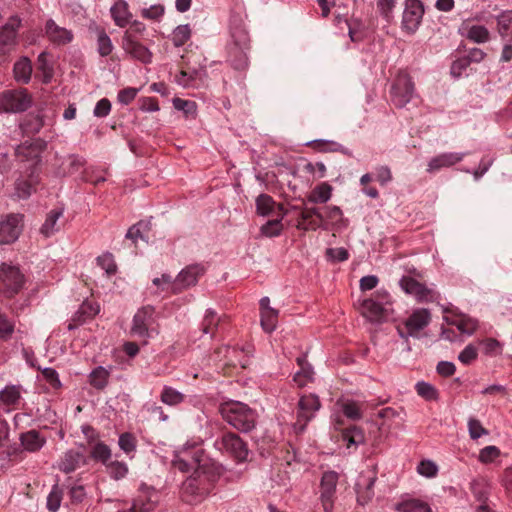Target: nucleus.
<instances>
[{
    "instance_id": "43",
    "label": "nucleus",
    "mask_w": 512,
    "mask_h": 512,
    "mask_svg": "<svg viewBox=\"0 0 512 512\" xmlns=\"http://www.w3.org/2000/svg\"><path fill=\"white\" fill-rule=\"evenodd\" d=\"M276 203L268 194H260L256 199L257 213L262 216H268L275 211Z\"/></svg>"
},
{
    "instance_id": "33",
    "label": "nucleus",
    "mask_w": 512,
    "mask_h": 512,
    "mask_svg": "<svg viewBox=\"0 0 512 512\" xmlns=\"http://www.w3.org/2000/svg\"><path fill=\"white\" fill-rule=\"evenodd\" d=\"M394 509L398 512H432L430 506L415 498H406L398 502Z\"/></svg>"
},
{
    "instance_id": "36",
    "label": "nucleus",
    "mask_w": 512,
    "mask_h": 512,
    "mask_svg": "<svg viewBox=\"0 0 512 512\" xmlns=\"http://www.w3.org/2000/svg\"><path fill=\"white\" fill-rule=\"evenodd\" d=\"M14 76L18 82H22L27 84L31 79L32 74V64L31 61L27 57L20 58L14 64Z\"/></svg>"
},
{
    "instance_id": "18",
    "label": "nucleus",
    "mask_w": 512,
    "mask_h": 512,
    "mask_svg": "<svg viewBox=\"0 0 512 512\" xmlns=\"http://www.w3.org/2000/svg\"><path fill=\"white\" fill-rule=\"evenodd\" d=\"M466 153L444 152L432 157L427 163L426 171L428 173H436L444 168H450L461 162Z\"/></svg>"
},
{
    "instance_id": "30",
    "label": "nucleus",
    "mask_w": 512,
    "mask_h": 512,
    "mask_svg": "<svg viewBox=\"0 0 512 512\" xmlns=\"http://www.w3.org/2000/svg\"><path fill=\"white\" fill-rule=\"evenodd\" d=\"M111 16L118 27H125L130 19L131 13L129 12L128 3L125 0H118L110 9Z\"/></svg>"
},
{
    "instance_id": "40",
    "label": "nucleus",
    "mask_w": 512,
    "mask_h": 512,
    "mask_svg": "<svg viewBox=\"0 0 512 512\" xmlns=\"http://www.w3.org/2000/svg\"><path fill=\"white\" fill-rule=\"evenodd\" d=\"M451 325L457 327V329L464 334L471 335L473 334L477 327L478 322L476 319H473L466 315H460L453 318L450 322Z\"/></svg>"
},
{
    "instance_id": "63",
    "label": "nucleus",
    "mask_w": 512,
    "mask_h": 512,
    "mask_svg": "<svg viewBox=\"0 0 512 512\" xmlns=\"http://www.w3.org/2000/svg\"><path fill=\"white\" fill-rule=\"evenodd\" d=\"M417 471L419 474L430 478L436 476L438 467L434 462L430 460H423L419 463Z\"/></svg>"
},
{
    "instance_id": "8",
    "label": "nucleus",
    "mask_w": 512,
    "mask_h": 512,
    "mask_svg": "<svg viewBox=\"0 0 512 512\" xmlns=\"http://www.w3.org/2000/svg\"><path fill=\"white\" fill-rule=\"evenodd\" d=\"M206 272L202 264H191L183 268L172 283V293L179 294L184 290L195 286L198 280Z\"/></svg>"
},
{
    "instance_id": "47",
    "label": "nucleus",
    "mask_w": 512,
    "mask_h": 512,
    "mask_svg": "<svg viewBox=\"0 0 512 512\" xmlns=\"http://www.w3.org/2000/svg\"><path fill=\"white\" fill-rule=\"evenodd\" d=\"M109 372L102 366L90 373V384L96 389H103L108 383Z\"/></svg>"
},
{
    "instance_id": "25",
    "label": "nucleus",
    "mask_w": 512,
    "mask_h": 512,
    "mask_svg": "<svg viewBox=\"0 0 512 512\" xmlns=\"http://www.w3.org/2000/svg\"><path fill=\"white\" fill-rule=\"evenodd\" d=\"M100 311L99 305L90 301H84L79 309L74 313L68 329L73 330L77 326L85 323L88 319L93 318Z\"/></svg>"
},
{
    "instance_id": "50",
    "label": "nucleus",
    "mask_w": 512,
    "mask_h": 512,
    "mask_svg": "<svg viewBox=\"0 0 512 512\" xmlns=\"http://www.w3.org/2000/svg\"><path fill=\"white\" fill-rule=\"evenodd\" d=\"M48 54L42 52L37 59V67L43 74V82L49 83L53 77V67L47 59Z\"/></svg>"
},
{
    "instance_id": "46",
    "label": "nucleus",
    "mask_w": 512,
    "mask_h": 512,
    "mask_svg": "<svg viewBox=\"0 0 512 512\" xmlns=\"http://www.w3.org/2000/svg\"><path fill=\"white\" fill-rule=\"evenodd\" d=\"M278 319V311L268 309L261 312V326L264 331L271 333L275 330Z\"/></svg>"
},
{
    "instance_id": "26",
    "label": "nucleus",
    "mask_w": 512,
    "mask_h": 512,
    "mask_svg": "<svg viewBox=\"0 0 512 512\" xmlns=\"http://www.w3.org/2000/svg\"><path fill=\"white\" fill-rule=\"evenodd\" d=\"M207 76L206 70L204 66H200L199 68H190L187 70H181L178 75H176V82L185 87H197L196 81H203Z\"/></svg>"
},
{
    "instance_id": "10",
    "label": "nucleus",
    "mask_w": 512,
    "mask_h": 512,
    "mask_svg": "<svg viewBox=\"0 0 512 512\" xmlns=\"http://www.w3.org/2000/svg\"><path fill=\"white\" fill-rule=\"evenodd\" d=\"M23 228L21 214H8L0 221V245L11 244L20 236Z\"/></svg>"
},
{
    "instance_id": "29",
    "label": "nucleus",
    "mask_w": 512,
    "mask_h": 512,
    "mask_svg": "<svg viewBox=\"0 0 512 512\" xmlns=\"http://www.w3.org/2000/svg\"><path fill=\"white\" fill-rule=\"evenodd\" d=\"M287 213H288V211L284 208V206L282 204H278L277 212H276V215L278 216V218L274 219V220H270V221L266 222L264 225H262L261 233L266 237L278 236L283 229V225H282L281 221Z\"/></svg>"
},
{
    "instance_id": "42",
    "label": "nucleus",
    "mask_w": 512,
    "mask_h": 512,
    "mask_svg": "<svg viewBox=\"0 0 512 512\" xmlns=\"http://www.w3.org/2000/svg\"><path fill=\"white\" fill-rule=\"evenodd\" d=\"M160 399L166 405L176 406L185 400V395L170 386H164Z\"/></svg>"
},
{
    "instance_id": "48",
    "label": "nucleus",
    "mask_w": 512,
    "mask_h": 512,
    "mask_svg": "<svg viewBox=\"0 0 512 512\" xmlns=\"http://www.w3.org/2000/svg\"><path fill=\"white\" fill-rule=\"evenodd\" d=\"M191 37V29L188 24L177 26L172 33L174 46H183Z\"/></svg>"
},
{
    "instance_id": "19",
    "label": "nucleus",
    "mask_w": 512,
    "mask_h": 512,
    "mask_svg": "<svg viewBox=\"0 0 512 512\" xmlns=\"http://www.w3.org/2000/svg\"><path fill=\"white\" fill-rule=\"evenodd\" d=\"M46 143L41 139L32 142H24L16 148V156L21 161H32L33 165H37L40 161V154L45 149Z\"/></svg>"
},
{
    "instance_id": "56",
    "label": "nucleus",
    "mask_w": 512,
    "mask_h": 512,
    "mask_svg": "<svg viewBox=\"0 0 512 512\" xmlns=\"http://www.w3.org/2000/svg\"><path fill=\"white\" fill-rule=\"evenodd\" d=\"M416 391L419 396L423 397L426 400H436L438 397V392L436 388L427 383V382H418L416 384Z\"/></svg>"
},
{
    "instance_id": "45",
    "label": "nucleus",
    "mask_w": 512,
    "mask_h": 512,
    "mask_svg": "<svg viewBox=\"0 0 512 512\" xmlns=\"http://www.w3.org/2000/svg\"><path fill=\"white\" fill-rule=\"evenodd\" d=\"M97 51L102 57H106L113 51V44L104 29H97Z\"/></svg>"
},
{
    "instance_id": "34",
    "label": "nucleus",
    "mask_w": 512,
    "mask_h": 512,
    "mask_svg": "<svg viewBox=\"0 0 512 512\" xmlns=\"http://www.w3.org/2000/svg\"><path fill=\"white\" fill-rule=\"evenodd\" d=\"M63 216V209H53L51 210L42 225L40 232L45 237H50L55 232L59 231L60 224H58V220Z\"/></svg>"
},
{
    "instance_id": "15",
    "label": "nucleus",
    "mask_w": 512,
    "mask_h": 512,
    "mask_svg": "<svg viewBox=\"0 0 512 512\" xmlns=\"http://www.w3.org/2000/svg\"><path fill=\"white\" fill-rule=\"evenodd\" d=\"M431 320L430 312L427 309L415 310L406 320L405 327L407 333H404L401 329H398L400 337L407 339L409 336L416 337L418 332L424 329Z\"/></svg>"
},
{
    "instance_id": "12",
    "label": "nucleus",
    "mask_w": 512,
    "mask_h": 512,
    "mask_svg": "<svg viewBox=\"0 0 512 512\" xmlns=\"http://www.w3.org/2000/svg\"><path fill=\"white\" fill-rule=\"evenodd\" d=\"M20 20L11 18L0 30V63L4 62L7 56L16 46L17 29Z\"/></svg>"
},
{
    "instance_id": "38",
    "label": "nucleus",
    "mask_w": 512,
    "mask_h": 512,
    "mask_svg": "<svg viewBox=\"0 0 512 512\" xmlns=\"http://www.w3.org/2000/svg\"><path fill=\"white\" fill-rule=\"evenodd\" d=\"M150 229H151V222L141 220L128 229V231L126 233V238L130 239L135 244L137 243V241L139 239L147 242L148 236L146 235V232L149 231Z\"/></svg>"
},
{
    "instance_id": "9",
    "label": "nucleus",
    "mask_w": 512,
    "mask_h": 512,
    "mask_svg": "<svg viewBox=\"0 0 512 512\" xmlns=\"http://www.w3.org/2000/svg\"><path fill=\"white\" fill-rule=\"evenodd\" d=\"M391 94L392 102L398 108L410 102L414 95V84L407 73H400L397 76L391 88Z\"/></svg>"
},
{
    "instance_id": "57",
    "label": "nucleus",
    "mask_w": 512,
    "mask_h": 512,
    "mask_svg": "<svg viewBox=\"0 0 512 512\" xmlns=\"http://www.w3.org/2000/svg\"><path fill=\"white\" fill-rule=\"evenodd\" d=\"M395 6L396 0H377L378 11L387 22L392 20Z\"/></svg>"
},
{
    "instance_id": "61",
    "label": "nucleus",
    "mask_w": 512,
    "mask_h": 512,
    "mask_svg": "<svg viewBox=\"0 0 512 512\" xmlns=\"http://www.w3.org/2000/svg\"><path fill=\"white\" fill-rule=\"evenodd\" d=\"M66 162H68V166H69L68 169H64L63 171H58L57 175L65 176L67 174H72V173L78 171L79 168L82 167L84 164V161L76 155H70L66 159Z\"/></svg>"
},
{
    "instance_id": "24",
    "label": "nucleus",
    "mask_w": 512,
    "mask_h": 512,
    "mask_svg": "<svg viewBox=\"0 0 512 512\" xmlns=\"http://www.w3.org/2000/svg\"><path fill=\"white\" fill-rule=\"evenodd\" d=\"M123 49L134 59L142 63H150L152 53L147 47L134 40L130 35L125 34L123 37Z\"/></svg>"
},
{
    "instance_id": "4",
    "label": "nucleus",
    "mask_w": 512,
    "mask_h": 512,
    "mask_svg": "<svg viewBox=\"0 0 512 512\" xmlns=\"http://www.w3.org/2000/svg\"><path fill=\"white\" fill-rule=\"evenodd\" d=\"M24 275L17 266L2 263L0 265V293L6 297L17 294L24 285Z\"/></svg>"
},
{
    "instance_id": "27",
    "label": "nucleus",
    "mask_w": 512,
    "mask_h": 512,
    "mask_svg": "<svg viewBox=\"0 0 512 512\" xmlns=\"http://www.w3.org/2000/svg\"><path fill=\"white\" fill-rule=\"evenodd\" d=\"M82 464H85V455L80 450L70 449L64 453L58 463V468L64 473H71L79 468Z\"/></svg>"
},
{
    "instance_id": "2",
    "label": "nucleus",
    "mask_w": 512,
    "mask_h": 512,
    "mask_svg": "<svg viewBox=\"0 0 512 512\" xmlns=\"http://www.w3.org/2000/svg\"><path fill=\"white\" fill-rule=\"evenodd\" d=\"M219 411L222 418L240 432H250L256 426L258 414L245 403L226 402L220 405Z\"/></svg>"
},
{
    "instance_id": "6",
    "label": "nucleus",
    "mask_w": 512,
    "mask_h": 512,
    "mask_svg": "<svg viewBox=\"0 0 512 512\" xmlns=\"http://www.w3.org/2000/svg\"><path fill=\"white\" fill-rule=\"evenodd\" d=\"M31 103V97L26 90H7L0 94V112H23L31 106Z\"/></svg>"
},
{
    "instance_id": "21",
    "label": "nucleus",
    "mask_w": 512,
    "mask_h": 512,
    "mask_svg": "<svg viewBox=\"0 0 512 512\" xmlns=\"http://www.w3.org/2000/svg\"><path fill=\"white\" fill-rule=\"evenodd\" d=\"M324 215L318 208L300 209L297 228L301 230H316L323 227Z\"/></svg>"
},
{
    "instance_id": "32",
    "label": "nucleus",
    "mask_w": 512,
    "mask_h": 512,
    "mask_svg": "<svg viewBox=\"0 0 512 512\" xmlns=\"http://www.w3.org/2000/svg\"><path fill=\"white\" fill-rule=\"evenodd\" d=\"M38 183V175H35L34 171L31 172L28 179H18L15 184L17 196L22 199L28 198L35 191Z\"/></svg>"
},
{
    "instance_id": "20",
    "label": "nucleus",
    "mask_w": 512,
    "mask_h": 512,
    "mask_svg": "<svg viewBox=\"0 0 512 512\" xmlns=\"http://www.w3.org/2000/svg\"><path fill=\"white\" fill-rule=\"evenodd\" d=\"M377 480L376 473L374 471L368 472V474L362 473L356 484L357 501L361 505L367 504L372 500L374 496V484Z\"/></svg>"
},
{
    "instance_id": "23",
    "label": "nucleus",
    "mask_w": 512,
    "mask_h": 512,
    "mask_svg": "<svg viewBox=\"0 0 512 512\" xmlns=\"http://www.w3.org/2000/svg\"><path fill=\"white\" fill-rule=\"evenodd\" d=\"M400 286L407 294L415 296L418 301H430L433 298V291L414 278L407 276L402 277Z\"/></svg>"
},
{
    "instance_id": "22",
    "label": "nucleus",
    "mask_w": 512,
    "mask_h": 512,
    "mask_svg": "<svg viewBox=\"0 0 512 512\" xmlns=\"http://www.w3.org/2000/svg\"><path fill=\"white\" fill-rule=\"evenodd\" d=\"M230 36L231 43L229 47L249 48V35L244 27V23L239 16L233 15L230 18Z\"/></svg>"
},
{
    "instance_id": "58",
    "label": "nucleus",
    "mask_w": 512,
    "mask_h": 512,
    "mask_svg": "<svg viewBox=\"0 0 512 512\" xmlns=\"http://www.w3.org/2000/svg\"><path fill=\"white\" fill-rule=\"evenodd\" d=\"M313 369L310 364L300 368V371L295 373L293 380L299 387L305 386L308 382L313 379Z\"/></svg>"
},
{
    "instance_id": "41",
    "label": "nucleus",
    "mask_w": 512,
    "mask_h": 512,
    "mask_svg": "<svg viewBox=\"0 0 512 512\" xmlns=\"http://www.w3.org/2000/svg\"><path fill=\"white\" fill-rule=\"evenodd\" d=\"M332 188L327 183H322L315 187L308 196L311 203H326L331 198Z\"/></svg>"
},
{
    "instance_id": "39",
    "label": "nucleus",
    "mask_w": 512,
    "mask_h": 512,
    "mask_svg": "<svg viewBox=\"0 0 512 512\" xmlns=\"http://www.w3.org/2000/svg\"><path fill=\"white\" fill-rule=\"evenodd\" d=\"M497 31L502 39L512 40V11H504L497 16Z\"/></svg>"
},
{
    "instance_id": "52",
    "label": "nucleus",
    "mask_w": 512,
    "mask_h": 512,
    "mask_svg": "<svg viewBox=\"0 0 512 512\" xmlns=\"http://www.w3.org/2000/svg\"><path fill=\"white\" fill-rule=\"evenodd\" d=\"M107 471L112 479L120 480L127 475L128 467L123 462L112 461L109 464H107Z\"/></svg>"
},
{
    "instance_id": "11",
    "label": "nucleus",
    "mask_w": 512,
    "mask_h": 512,
    "mask_svg": "<svg viewBox=\"0 0 512 512\" xmlns=\"http://www.w3.org/2000/svg\"><path fill=\"white\" fill-rule=\"evenodd\" d=\"M424 8L420 0H405L402 15V29L413 34L421 24Z\"/></svg>"
},
{
    "instance_id": "28",
    "label": "nucleus",
    "mask_w": 512,
    "mask_h": 512,
    "mask_svg": "<svg viewBox=\"0 0 512 512\" xmlns=\"http://www.w3.org/2000/svg\"><path fill=\"white\" fill-rule=\"evenodd\" d=\"M45 30L48 38L58 45L69 43L73 38L71 31L58 26L52 19L47 21Z\"/></svg>"
},
{
    "instance_id": "55",
    "label": "nucleus",
    "mask_w": 512,
    "mask_h": 512,
    "mask_svg": "<svg viewBox=\"0 0 512 512\" xmlns=\"http://www.w3.org/2000/svg\"><path fill=\"white\" fill-rule=\"evenodd\" d=\"M15 330V324L8 317L0 313V339L7 341L11 338Z\"/></svg>"
},
{
    "instance_id": "17",
    "label": "nucleus",
    "mask_w": 512,
    "mask_h": 512,
    "mask_svg": "<svg viewBox=\"0 0 512 512\" xmlns=\"http://www.w3.org/2000/svg\"><path fill=\"white\" fill-rule=\"evenodd\" d=\"M458 33L477 44L486 43L490 40L489 30L484 25L472 24L470 19H466L461 23Z\"/></svg>"
},
{
    "instance_id": "60",
    "label": "nucleus",
    "mask_w": 512,
    "mask_h": 512,
    "mask_svg": "<svg viewBox=\"0 0 512 512\" xmlns=\"http://www.w3.org/2000/svg\"><path fill=\"white\" fill-rule=\"evenodd\" d=\"M91 456L95 460L106 463L111 457V450L106 444L97 443L92 449Z\"/></svg>"
},
{
    "instance_id": "37",
    "label": "nucleus",
    "mask_w": 512,
    "mask_h": 512,
    "mask_svg": "<svg viewBox=\"0 0 512 512\" xmlns=\"http://www.w3.org/2000/svg\"><path fill=\"white\" fill-rule=\"evenodd\" d=\"M21 399L20 385H7L0 391V402L5 406H15Z\"/></svg>"
},
{
    "instance_id": "64",
    "label": "nucleus",
    "mask_w": 512,
    "mask_h": 512,
    "mask_svg": "<svg viewBox=\"0 0 512 512\" xmlns=\"http://www.w3.org/2000/svg\"><path fill=\"white\" fill-rule=\"evenodd\" d=\"M342 411L346 417L352 420H358L362 417L359 405L353 401L344 403L342 406Z\"/></svg>"
},
{
    "instance_id": "5",
    "label": "nucleus",
    "mask_w": 512,
    "mask_h": 512,
    "mask_svg": "<svg viewBox=\"0 0 512 512\" xmlns=\"http://www.w3.org/2000/svg\"><path fill=\"white\" fill-rule=\"evenodd\" d=\"M214 445L219 451L229 454L238 462H243L248 458L247 444L233 432L224 433L215 441Z\"/></svg>"
},
{
    "instance_id": "14",
    "label": "nucleus",
    "mask_w": 512,
    "mask_h": 512,
    "mask_svg": "<svg viewBox=\"0 0 512 512\" xmlns=\"http://www.w3.org/2000/svg\"><path fill=\"white\" fill-rule=\"evenodd\" d=\"M338 474L335 471H327L323 474L320 484V500L325 512H332L333 497L336 492Z\"/></svg>"
},
{
    "instance_id": "13",
    "label": "nucleus",
    "mask_w": 512,
    "mask_h": 512,
    "mask_svg": "<svg viewBox=\"0 0 512 512\" xmlns=\"http://www.w3.org/2000/svg\"><path fill=\"white\" fill-rule=\"evenodd\" d=\"M318 396L314 394L303 395L298 402L296 425L300 431H303L307 423L314 417L316 411L320 408Z\"/></svg>"
},
{
    "instance_id": "1",
    "label": "nucleus",
    "mask_w": 512,
    "mask_h": 512,
    "mask_svg": "<svg viewBox=\"0 0 512 512\" xmlns=\"http://www.w3.org/2000/svg\"><path fill=\"white\" fill-rule=\"evenodd\" d=\"M219 474L211 467L199 466L182 484V497L190 503L201 502L213 490Z\"/></svg>"
},
{
    "instance_id": "51",
    "label": "nucleus",
    "mask_w": 512,
    "mask_h": 512,
    "mask_svg": "<svg viewBox=\"0 0 512 512\" xmlns=\"http://www.w3.org/2000/svg\"><path fill=\"white\" fill-rule=\"evenodd\" d=\"M118 444L121 450L130 455L136 451L137 440L132 433L126 432L119 436Z\"/></svg>"
},
{
    "instance_id": "62",
    "label": "nucleus",
    "mask_w": 512,
    "mask_h": 512,
    "mask_svg": "<svg viewBox=\"0 0 512 512\" xmlns=\"http://www.w3.org/2000/svg\"><path fill=\"white\" fill-rule=\"evenodd\" d=\"M477 355V348L469 344L460 352L458 360L465 365H469L477 358Z\"/></svg>"
},
{
    "instance_id": "35",
    "label": "nucleus",
    "mask_w": 512,
    "mask_h": 512,
    "mask_svg": "<svg viewBox=\"0 0 512 512\" xmlns=\"http://www.w3.org/2000/svg\"><path fill=\"white\" fill-rule=\"evenodd\" d=\"M248 49L249 48L229 47V62L235 70H245L248 67Z\"/></svg>"
},
{
    "instance_id": "53",
    "label": "nucleus",
    "mask_w": 512,
    "mask_h": 512,
    "mask_svg": "<svg viewBox=\"0 0 512 512\" xmlns=\"http://www.w3.org/2000/svg\"><path fill=\"white\" fill-rule=\"evenodd\" d=\"M482 352L489 356H496L501 353V344L494 338H487L479 342Z\"/></svg>"
},
{
    "instance_id": "44",
    "label": "nucleus",
    "mask_w": 512,
    "mask_h": 512,
    "mask_svg": "<svg viewBox=\"0 0 512 512\" xmlns=\"http://www.w3.org/2000/svg\"><path fill=\"white\" fill-rule=\"evenodd\" d=\"M343 440L347 443V447L351 445H360L365 441V435L361 428L357 426H351L347 428L342 434Z\"/></svg>"
},
{
    "instance_id": "59",
    "label": "nucleus",
    "mask_w": 512,
    "mask_h": 512,
    "mask_svg": "<svg viewBox=\"0 0 512 512\" xmlns=\"http://www.w3.org/2000/svg\"><path fill=\"white\" fill-rule=\"evenodd\" d=\"M468 430L471 439L476 440L481 436L488 435V430L485 429L481 422L475 418H470L468 420Z\"/></svg>"
},
{
    "instance_id": "54",
    "label": "nucleus",
    "mask_w": 512,
    "mask_h": 512,
    "mask_svg": "<svg viewBox=\"0 0 512 512\" xmlns=\"http://www.w3.org/2000/svg\"><path fill=\"white\" fill-rule=\"evenodd\" d=\"M97 263L105 270L108 276L114 275L117 272V265L111 253H105L97 257Z\"/></svg>"
},
{
    "instance_id": "7",
    "label": "nucleus",
    "mask_w": 512,
    "mask_h": 512,
    "mask_svg": "<svg viewBox=\"0 0 512 512\" xmlns=\"http://www.w3.org/2000/svg\"><path fill=\"white\" fill-rule=\"evenodd\" d=\"M375 296L376 299L369 298L362 301L361 313L370 321L380 322L387 311L385 305L389 303V294L385 290H379Z\"/></svg>"
},
{
    "instance_id": "49",
    "label": "nucleus",
    "mask_w": 512,
    "mask_h": 512,
    "mask_svg": "<svg viewBox=\"0 0 512 512\" xmlns=\"http://www.w3.org/2000/svg\"><path fill=\"white\" fill-rule=\"evenodd\" d=\"M220 322V318L217 317V314L212 309H207L203 322H202V332L204 334H213L214 330L217 328Z\"/></svg>"
},
{
    "instance_id": "31",
    "label": "nucleus",
    "mask_w": 512,
    "mask_h": 512,
    "mask_svg": "<svg viewBox=\"0 0 512 512\" xmlns=\"http://www.w3.org/2000/svg\"><path fill=\"white\" fill-rule=\"evenodd\" d=\"M21 445L29 452L40 450L46 443L45 437L36 430H30L20 436Z\"/></svg>"
},
{
    "instance_id": "3",
    "label": "nucleus",
    "mask_w": 512,
    "mask_h": 512,
    "mask_svg": "<svg viewBox=\"0 0 512 512\" xmlns=\"http://www.w3.org/2000/svg\"><path fill=\"white\" fill-rule=\"evenodd\" d=\"M154 314V308L148 305L138 309L133 317L130 333L132 336L142 339L143 345L148 343L149 338L159 333L157 328L153 326L155 322Z\"/></svg>"
},
{
    "instance_id": "16",
    "label": "nucleus",
    "mask_w": 512,
    "mask_h": 512,
    "mask_svg": "<svg viewBox=\"0 0 512 512\" xmlns=\"http://www.w3.org/2000/svg\"><path fill=\"white\" fill-rule=\"evenodd\" d=\"M158 503V493L151 487L142 484L139 495L133 500L130 512H151Z\"/></svg>"
}]
</instances>
